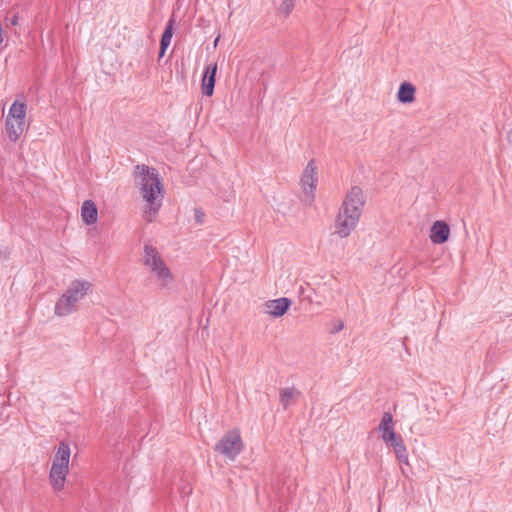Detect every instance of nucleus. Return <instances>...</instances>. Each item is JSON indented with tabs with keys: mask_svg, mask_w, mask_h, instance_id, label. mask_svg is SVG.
Masks as SVG:
<instances>
[{
	"mask_svg": "<svg viewBox=\"0 0 512 512\" xmlns=\"http://www.w3.org/2000/svg\"><path fill=\"white\" fill-rule=\"evenodd\" d=\"M7 25L16 26L18 25V15L14 14L11 18H7Z\"/></svg>",
	"mask_w": 512,
	"mask_h": 512,
	"instance_id": "24",
	"label": "nucleus"
},
{
	"mask_svg": "<svg viewBox=\"0 0 512 512\" xmlns=\"http://www.w3.org/2000/svg\"><path fill=\"white\" fill-rule=\"evenodd\" d=\"M415 92L414 85L407 81L402 82L398 89L397 100L403 104L412 103L415 100Z\"/></svg>",
	"mask_w": 512,
	"mask_h": 512,
	"instance_id": "13",
	"label": "nucleus"
},
{
	"mask_svg": "<svg viewBox=\"0 0 512 512\" xmlns=\"http://www.w3.org/2000/svg\"><path fill=\"white\" fill-rule=\"evenodd\" d=\"M194 218L197 224H203L205 219V213L201 208L194 209Z\"/></svg>",
	"mask_w": 512,
	"mask_h": 512,
	"instance_id": "21",
	"label": "nucleus"
},
{
	"mask_svg": "<svg viewBox=\"0 0 512 512\" xmlns=\"http://www.w3.org/2000/svg\"><path fill=\"white\" fill-rule=\"evenodd\" d=\"M70 453L69 445L66 442H61L55 454L53 463L69 467Z\"/></svg>",
	"mask_w": 512,
	"mask_h": 512,
	"instance_id": "14",
	"label": "nucleus"
},
{
	"mask_svg": "<svg viewBox=\"0 0 512 512\" xmlns=\"http://www.w3.org/2000/svg\"><path fill=\"white\" fill-rule=\"evenodd\" d=\"M404 440L400 434L394 435V438H391L390 440H387L386 443H389L392 448L402 443Z\"/></svg>",
	"mask_w": 512,
	"mask_h": 512,
	"instance_id": "23",
	"label": "nucleus"
},
{
	"mask_svg": "<svg viewBox=\"0 0 512 512\" xmlns=\"http://www.w3.org/2000/svg\"><path fill=\"white\" fill-rule=\"evenodd\" d=\"M134 175L140 186L142 198L149 204L145 211L148 222L152 221L153 216L159 211L162 205L164 186L159 177L158 171L147 165H136Z\"/></svg>",
	"mask_w": 512,
	"mask_h": 512,
	"instance_id": "1",
	"label": "nucleus"
},
{
	"mask_svg": "<svg viewBox=\"0 0 512 512\" xmlns=\"http://www.w3.org/2000/svg\"><path fill=\"white\" fill-rule=\"evenodd\" d=\"M69 467L52 463L49 480L50 484L55 490H62L64 487L65 479L68 474Z\"/></svg>",
	"mask_w": 512,
	"mask_h": 512,
	"instance_id": "9",
	"label": "nucleus"
},
{
	"mask_svg": "<svg viewBox=\"0 0 512 512\" xmlns=\"http://www.w3.org/2000/svg\"><path fill=\"white\" fill-rule=\"evenodd\" d=\"M382 432V440L384 442H386L387 440H390L391 438H394V435H396L397 433L395 432V429L392 428V429H389V430H384V431H381Z\"/></svg>",
	"mask_w": 512,
	"mask_h": 512,
	"instance_id": "22",
	"label": "nucleus"
},
{
	"mask_svg": "<svg viewBox=\"0 0 512 512\" xmlns=\"http://www.w3.org/2000/svg\"><path fill=\"white\" fill-rule=\"evenodd\" d=\"M449 234V225L444 221L437 220L431 226L430 240L434 244H443L448 240Z\"/></svg>",
	"mask_w": 512,
	"mask_h": 512,
	"instance_id": "10",
	"label": "nucleus"
},
{
	"mask_svg": "<svg viewBox=\"0 0 512 512\" xmlns=\"http://www.w3.org/2000/svg\"><path fill=\"white\" fill-rule=\"evenodd\" d=\"M392 428H394L393 416L390 412H385L382 415L378 430L381 432Z\"/></svg>",
	"mask_w": 512,
	"mask_h": 512,
	"instance_id": "19",
	"label": "nucleus"
},
{
	"mask_svg": "<svg viewBox=\"0 0 512 512\" xmlns=\"http://www.w3.org/2000/svg\"><path fill=\"white\" fill-rule=\"evenodd\" d=\"M298 393L299 392L295 388H285L280 392V402L284 409H287L290 406L292 399Z\"/></svg>",
	"mask_w": 512,
	"mask_h": 512,
	"instance_id": "16",
	"label": "nucleus"
},
{
	"mask_svg": "<svg viewBox=\"0 0 512 512\" xmlns=\"http://www.w3.org/2000/svg\"><path fill=\"white\" fill-rule=\"evenodd\" d=\"M217 73V63H211L206 66L202 76L201 92L205 96H212L214 93L215 81Z\"/></svg>",
	"mask_w": 512,
	"mask_h": 512,
	"instance_id": "7",
	"label": "nucleus"
},
{
	"mask_svg": "<svg viewBox=\"0 0 512 512\" xmlns=\"http://www.w3.org/2000/svg\"><path fill=\"white\" fill-rule=\"evenodd\" d=\"M98 216V209L92 200H85L81 206V218L86 225L96 223Z\"/></svg>",
	"mask_w": 512,
	"mask_h": 512,
	"instance_id": "11",
	"label": "nucleus"
},
{
	"mask_svg": "<svg viewBox=\"0 0 512 512\" xmlns=\"http://www.w3.org/2000/svg\"><path fill=\"white\" fill-rule=\"evenodd\" d=\"M507 141L512 145V128L507 132Z\"/></svg>",
	"mask_w": 512,
	"mask_h": 512,
	"instance_id": "26",
	"label": "nucleus"
},
{
	"mask_svg": "<svg viewBox=\"0 0 512 512\" xmlns=\"http://www.w3.org/2000/svg\"><path fill=\"white\" fill-rule=\"evenodd\" d=\"M218 40H219V36H218V37L215 39V41H214V45H215V46L217 45Z\"/></svg>",
	"mask_w": 512,
	"mask_h": 512,
	"instance_id": "28",
	"label": "nucleus"
},
{
	"mask_svg": "<svg viewBox=\"0 0 512 512\" xmlns=\"http://www.w3.org/2000/svg\"><path fill=\"white\" fill-rule=\"evenodd\" d=\"M365 201L363 191L358 186H353L347 193L335 219L334 233L340 238L348 237L356 228Z\"/></svg>",
	"mask_w": 512,
	"mask_h": 512,
	"instance_id": "2",
	"label": "nucleus"
},
{
	"mask_svg": "<svg viewBox=\"0 0 512 512\" xmlns=\"http://www.w3.org/2000/svg\"><path fill=\"white\" fill-rule=\"evenodd\" d=\"M167 48H163V46L160 45V51H159V58L163 57Z\"/></svg>",
	"mask_w": 512,
	"mask_h": 512,
	"instance_id": "27",
	"label": "nucleus"
},
{
	"mask_svg": "<svg viewBox=\"0 0 512 512\" xmlns=\"http://www.w3.org/2000/svg\"><path fill=\"white\" fill-rule=\"evenodd\" d=\"M173 19H170L165 27V30L162 33L160 45L163 48H168L171 43L172 35H173Z\"/></svg>",
	"mask_w": 512,
	"mask_h": 512,
	"instance_id": "18",
	"label": "nucleus"
},
{
	"mask_svg": "<svg viewBox=\"0 0 512 512\" xmlns=\"http://www.w3.org/2000/svg\"><path fill=\"white\" fill-rule=\"evenodd\" d=\"M26 116V104L14 101L10 106L8 115L6 118H12L15 121L25 122Z\"/></svg>",
	"mask_w": 512,
	"mask_h": 512,
	"instance_id": "15",
	"label": "nucleus"
},
{
	"mask_svg": "<svg viewBox=\"0 0 512 512\" xmlns=\"http://www.w3.org/2000/svg\"><path fill=\"white\" fill-rule=\"evenodd\" d=\"M5 129L9 139L16 142L25 130V122L15 121L12 118H6Z\"/></svg>",
	"mask_w": 512,
	"mask_h": 512,
	"instance_id": "12",
	"label": "nucleus"
},
{
	"mask_svg": "<svg viewBox=\"0 0 512 512\" xmlns=\"http://www.w3.org/2000/svg\"><path fill=\"white\" fill-rule=\"evenodd\" d=\"M295 0H284L278 8V13L284 17H288L293 11Z\"/></svg>",
	"mask_w": 512,
	"mask_h": 512,
	"instance_id": "20",
	"label": "nucleus"
},
{
	"mask_svg": "<svg viewBox=\"0 0 512 512\" xmlns=\"http://www.w3.org/2000/svg\"><path fill=\"white\" fill-rule=\"evenodd\" d=\"M393 451H394V454H395L397 460L400 463L407 465V466L409 465L408 452H407V448H406L404 441L402 443H400L399 445L395 446L393 448Z\"/></svg>",
	"mask_w": 512,
	"mask_h": 512,
	"instance_id": "17",
	"label": "nucleus"
},
{
	"mask_svg": "<svg viewBox=\"0 0 512 512\" xmlns=\"http://www.w3.org/2000/svg\"><path fill=\"white\" fill-rule=\"evenodd\" d=\"M291 304L292 301L286 297L268 300L265 303V312L273 317H281L287 312Z\"/></svg>",
	"mask_w": 512,
	"mask_h": 512,
	"instance_id": "8",
	"label": "nucleus"
},
{
	"mask_svg": "<svg viewBox=\"0 0 512 512\" xmlns=\"http://www.w3.org/2000/svg\"><path fill=\"white\" fill-rule=\"evenodd\" d=\"M91 289V283L86 280H75L61 295L55 304L54 313L57 316H67L74 312L77 303L82 300Z\"/></svg>",
	"mask_w": 512,
	"mask_h": 512,
	"instance_id": "3",
	"label": "nucleus"
},
{
	"mask_svg": "<svg viewBox=\"0 0 512 512\" xmlns=\"http://www.w3.org/2000/svg\"><path fill=\"white\" fill-rule=\"evenodd\" d=\"M344 328V325L342 322H340L332 331V333H338Z\"/></svg>",
	"mask_w": 512,
	"mask_h": 512,
	"instance_id": "25",
	"label": "nucleus"
},
{
	"mask_svg": "<svg viewBox=\"0 0 512 512\" xmlns=\"http://www.w3.org/2000/svg\"><path fill=\"white\" fill-rule=\"evenodd\" d=\"M317 167L315 161L310 160L301 176V185L304 193L303 201L307 205H311L315 198V190L317 186Z\"/></svg>",
	"mask_w": 512,
	"mask_h": 512,
	"instance_id": "6",
	"label": "nucleus"
},
{
	"mask_svg": "<svg viewBox=\"0 0 512 512\" xmlns=\"http://www.w3.org/2000/svg\"><path fill=\"white\" fill-rule=\"evenodd\" d=\"M143 262L156 276L161 288H169L173 282V276L164 263L156 247L146 244L144 246Z\"/></svg>",
	"mask_w": 512,
	"mask_h": 512,
	"instance_id": "4",
	"label": "nucleus"
},
{
	"mask_svg": "<svg viewBox=\"0 0 512 512\" xmlns=\"http://www.w3.org/2000/svg\"><path fill=\"white\" fill-rule=\"evenodd\" d=\"M243 442L238 429L227 431L216 443L214 450L229 460H234L243 450Z\"/></svg>",
	"mask_w": 512,
	"mask_h": 512,
	"instance_id": "5",
	"label": "nucleus"
}]
</instances>
